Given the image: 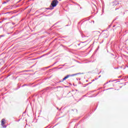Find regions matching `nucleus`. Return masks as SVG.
Returning a JSON list of instances; mask_svg holds the SVG:
<instances>
[{"instance_id": "nucleus-1", "label": "nucleus", "mask_w": 128, "mask_h": 128, "mask_svg": "<svg viewBox=\"0 0 128 128\" xmlns=\"http://www.w3.org/2000/svg\"><path fill=\"white\" fill-rule=\"evenodd\" d=\"M58 4V0H53L50 6L49 10H54L56 6Z\"/></svg>"}, {"instance_id": "nucleus-6", "label": "nucleus", "mask_w": 128, "mask_h": 128, "mask_svg": "<svg viewBox=\"0 0 128 128\" xmlns=\"http://www.w3.org/2000/svg\"><path fill=\"white\" fill-rule=\"evenodd\" d=\"M78 74H73V75H72V76H76Z\"/></svg>"}, {"instance_id": "nucleus-4", "label": "nucleus", "mask_w": 128, "mask_h": 128, "mask_svg": "<svg viewBox=\"0 0 128 128\" xmlns=\"http://www.w3.org/2000/svg\"><path fill=\"white\" fill-rule=\"evenodd\" d=\"M102 36V37L105 38H108V33H104Z\"/></svg>"}, {"instance_id": "nucleus-5", "label": "nucleus", "mask_w": 128, "mask_h": 128, "mask_svg": "<svg viewBox=\"0 0 128 128\" xmlns=\"http://www.w3.org/2000/svg\"><path fill=\"white\" fill-rule=\"evenodd\" d=\"M10 0H6V1L3 2L2 4H7V2H10Z\"/></svg>"}, {"instance_id": "nucleus-2", "label": "nucleus", "mask_w": 128, "mask_h": 128, "mask_svg": "<svg viewBox=\"0 0 128 128\" xmlns=\"http://www.w3.org/2000/svg\"><path fill=\"white\" fill-rule=\"evenodd\" d=\"M70 76H72V75H67L66 76H65L62 80V82H64V80H67V78H68Z\"/></svg>"}, {"instance_id": "nucleus-3", "label": "nucleus", "mask_w": 128, "mask_h": 128, "mask_svg": "<svg viewBox=\"0 0 128 128\" xmlns=\"http://www.w3.org/2000/svg\"><path fill=\"white\" fill-rule=\"evenodd\" d=\"M6 120H4V119H2V123H1V124L2 126H3V128H6V126H4V122H5Z\"/></svg>"}]
</instances>
